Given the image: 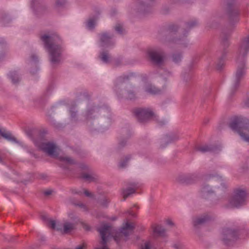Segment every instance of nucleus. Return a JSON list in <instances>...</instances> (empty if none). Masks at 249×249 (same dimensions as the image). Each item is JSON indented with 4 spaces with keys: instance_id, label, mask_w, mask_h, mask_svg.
Instances as JSON below:
<instances>
[{
    "instance_id": "f257e3e1",
    "label": "nucleus",
    "mask_w": 249,
    "mask_h": 249,
    "mask_svg": "<svg viewBox=\"0 0 249 249\" xmlns=\"http://www.w3.org/2000/svg\"><path fill=\"white\" fill-rule=\"evenodd\" d=\"M249 52V35L243 38L239 46L236 58L237 68L234 73L232 84L229 93V98L234 95L239 88L240 82L246 75L247 55Z\"/></svg>"
},
{
    "instance_id": "f03ea898",
    "label": "nucleus",
    "mask_w": 249,
    "mask_h": 249,
    "mask_svg": "<svg viewBox=\"0 0 249 249\" xmlns=\"http://www.w3.org/2000/svg\"><path fill=\"white\" fill-rule=\"evenodd\" d=\"M39 38L49 54L51 67L55 68L63 62L62 53L64 51L62 40L57 35H39Z\"/></svg>"
},
{
    "instance_id": "7ed1b4c3",
    "label": "nucleus",
    "mask_w": 249,
    "mask_h": 249,
    "mask_svg": "<svg viewBox=\"0 0 249 249\" xmlns=\"http://www.w3.org/2000/svg\"><path fill=\"white\" fill-rule=\"evenodd\" d=\"M223 10L224 12V14L218 12L211 20L213 21L215 19H226L229 22L230 25L224 27L222 30L221 34L224 30H226L227 33L231 32V30L232 31L230 34L231 36L233 31V25L237 23L239 20L240 14L239 6L235 0H224Z\"/></svg>"
},
{
    "instance_id": "20e7f679",
    "label": "nucleus",
    "mask_w": 249,
    "mask_h": 249,
    "mask_svg": "<svg viewBox=\"0 0 249 249\" xmlns=\"http://www.w3.org/2000/svg\"><path fill=\"white\" fill-rule=\"evenodd\" d=\"M180 26L176 23H170L162 31L159 36V39L163 44L170 45L171 44H179L184 47H187L189 41L183 36L177 37V34Z\"/></svg>"
},
{
    "instance_id": "39448f33",
    "label": "nucleus",
    "mask_w": 249,
    "mask_h": 249,
    "mask_svg": "<svg viewBox=\"0 0 249 249\" xmlns=\"http://www.w3.org/2000/svg\"><path fill=\"white\" fill-rule=\"evenodd\" d=\"M82 116L89 125H91L93 121L99 117L107 118L108 124L111 123V111L109 107L106 104H89L85 111L82 113Z\"/></svg>"
},
{
    "instance_id": "423d86ee",
    "label": "nucleus",
    "mask_w": 249,
    "mask_h": 249,
    "mask_svg": "<svg viewBox=\"0 0 249 249\" xmlns=\"http://www.w3.org/2000/svg\"><path fill=\"white\" fill-rule=\"evenodd\" d=\"M229 127L237 133L241 139L249 142V119L240 116L232 118L229 124Z\"/></svg>"
},
{
    "instance_id": "0eeeda50",
    "label": "nucleus",
    "mask_w": 249,
    "mask_h": 249,
    "mask_svg": "<svg viewBox=\"0 0 249 249\" xmlns=\"http://www.w3.org/2000/svg\"><path fill=\"white\" fill-rule=\"evenodd\" d=\"M239 235L238 229L225 228L221 232V240L225 246H232L238 240Z\"/></svg>"
},
{
    "instance_id": "6e6552de",
    "label": "nucleus",
    "mask_w": 249,
    "mask_h": 249,
    "mask_svg": "<svg viewBox=\"0 0 249 249\" xmlns=\"http://www.w3.org/2000/svg\"><path fill=\"white\" fill-rule=\"evenodd\" d=\"M146 55L150 62L158 67L162 65L165 58L164 51L159 47L148 48L146 51Z\"/></svg>"
},
{
    "instance_id": "1a4fd4ad",
    "label": "nucleus",
    "mask_w": 249,
    "mask_h": 249,
    "mask_svg": "<svg viewBox=\"0 0 249 249\" xmlns=\"http://www.w3.org/2000/svg\"><path fill=\"white\" fill-rule=\"evenodd\" d=\"M232 31L231 30V32ZM231 32L227 33L226 30H224L221 34V45L223 47L221 55L219 57L217 64L216 65V69L218 71L222 70L224 65V59L228 52L227 49L229 47L230 43L229 39L230 38V34Z\"/></svg>"
},
{
    "instance_id": "9d476101",
    "label": "nucleus",
    "mask_w": 249,
    "mask_h": 249,
    "mask_svg": "<svg viewBox=\"0 0 249 249\" xmlns=\"http://www.w3.org/2000/svg\"><path fill=\"white\" fill-rule=\"evenodd\" d=\"M247 193L241 189H235L230 200V204L234 208H240L246 205Z\"/></svg>"
},
{
    "instance_id": "9b49d317",
    "label": "nucleus",
    "mask_w": 249,
    "mask_h": 249,
    "mask_svg": "<svg viewBox=\"0 0 249 249\" xmlns=\"http://www.w3.org/2000/svg\"><path fill=\"white\" fill-rule=\"evenodd\" d=\"M133 112L138 121L141 123L149 122L155 116L154 112L149 108H136Z\"/></svg>"
},
{
    "instance_id": "f8f14e48",
    "label": "nucleus",
    "mask_w": 249,
    "mask_h": 249,
    "mask_svg": "<svg viewBox=\"0 0 249 249\" xmlns=\"http://www.w3.org/2000/svg\"><path fill=\"white\" fill-rule=\"evenodd\" d=\"M98 36L100 47L110 48L115 46V41L113 39L114 35L113 34L106 31L99 34Z\"/></svg>"
},
{
    "instance_id": "ddd939ff",
    "label": "nucleus",
    "mask_w": 249,
    "mask_h": 249,
    "mask_svg": "<svg viewBox=\"0 0 249 249\" xmlns=\"http://www.w3.org/2000/svg\"><path fill=\"white\" fill-rule=\"evenodd\" d=\"M35 145L40 150L47 153L49 156H57L56 145L52 142H39L38 141L35 142Z\"/></svg>"
},
{
    "instance_id": "4468645a",
    "label": "nucleus",
    "mask_w": 249,
    "mask_h": 249,
    "mask_svg": "<svg viewBox=\"0 0 249 249\" xmlns=\"http://www.w3.org/2000/svg\"><path fill=\"white\" fill-rule=\"evenodd\" d=\"M137 12L140 15H145L151 12L155 0H137Z\"/></svg>"
},
{
    "instance_id": "2eb2a0df",
    "label": "nucleus",
    "mask_w": 249,
    "mask_h": 249,
    "mask_svg": "<svg viewBox=\"0 0 249 249\" xmlns=\"http://www.w3.org/2000/svg\"><path fill=\"white\" fill-rule=\"evenodd\" d=\"M136 76V74L133 72H130L128 74H123L121 76L118 77L114 81V86L113 88L114 90L118 95H122V85L126 81H128L131 77Z\"/></svg>"
},
{
    "instance_id": "dca6fc26",
    "label": "nucleus",
    "mask_w": 249,
    "mask_h": 249,
    "mask_svg": "<svg viewBox=\"0 0 249 249\" xmlns=\"http://www.w3.org/2000/svg\"><path fill=\"white\" fill-rule=\"evenodd\" d=\"M31 8L34 14L37 17L43 15L47 12V8L42 0H32Z\"/></svg>"
},
{
    "instance_id": "f3484780",
    "label": "nucleus",
    "mask_w": 249,
    "mask_h": 249,
    "mask_svg": "<svg viewBox=\"0 0 249 249\" xmlns=\"http://www.w3.org/2000/svg\"><path fill=\"white\" fill-rule=\"evenodd\" d=\"M111 227L107 224L102 225L100 228L97 229V231L100 233L101 235V241L100 243L102 246H105L108 241V235L107 234H110Z\"/></svg>"
},
{
    "instance_id": "a211bd4d",
    "label": "nucleus",
    "mask_w": 249,
    "mask_h": 249,
    "mask_svg": "<svg viewBox=\"0 0 249 249\" xmlns=\"http://www.w3.org/2000/svg\"><path fill=\"white\" fill-rule=\"evenodd\" d=\"M196 174H181L176 178L177 181L181 184H190L193 183L198 179Z\"/></svg>"
},
{
    "instance_id": "6ab92c4d",
    "label": "nucleus",
    "mask_w": 249,
    "mask_h": 249,
    "mask_svg": "<svg viewBox=\"0 0 249 249\" xmlns=\"http://www.w3.org/2000/svg\"><path fill=\"white\" fill-rule=\"evenodd\" d=\"M134 229L135 226L133 223L128 222H126L124 226L120 229V232L116 233L114 236V240L118 243L120 240L119 236L121 233L123 234L125 237H128L130 233L132 232Z\"/></svg>"
},
{
    "instance_id": "aec40b11",
    "label": "nucleus",
    "mask_w": 249,
    "mask_h": 249,
    "mask_svg": "<svg viewBox=\"0 0 249 249\" xmlns=\"http://www.w3.org/2000/svg\"><path fill=\"white\" fill-rule=\"evenodd\" d=\"M179 137L177 134L171 132L164 135L160 140V148L163 149L169 144L178 140Z\"/></svg>"
},
{
    "instance_id": "412c9836",
    "label": "nucleus",
    "mask_w": 249,
    "mask_h": 249,
    "mask_svg": "<svg viewBox=\"0 0 249 249\" xmlns=\"http://www.w3.org/2000/svg\"><path fill=\"white\" fill-rule=\"evenodd\" d=\"M122 136L119 140L117 148L119 150L124 148L127 144L128 140L132 135L131 131L128 128H124L122 130Z\"/></svg>"
},
{
    "instance_id": "4be33fe9",
    "label": "nucleus",
    "mask_w": 249,
    "mask_h": 249,
    "mask_svg": "<svg viewBox=\"0 0 249 249\" xmlns=\"http://www.w3.org/2000/svg\"><path fill=\"white\" fill-rule=\"evenodd\" d=\"M195 150L202 153H205L206 152H218L221 150V147L219 145L205 144L196 146Z\"/></svg>"
},
{
    "instance_id": "5701e85b",
    "label": "nucleus",
    "mask_w": 249,
    "mask_h": 249,
    "mask_svg": "<svg viewBox=\"0 0 249 249\" xmlns=\"http://www.w3.org/2000/svg\"><path fill=\"white\" fill-rule=\"evenodd\" d=\"M199 24L197 18H193L185 22V28L183 31V36L186 38L191 30L197 27Z\"/></svg>"
},
{
    "instance_id": "b1692460",
    "label": "nucleus",
    "mask_w": 249,
    "mask_h": 249,
    "mask_svg": "<svg viewBox=\"0 0 249 249\" xmlns=\"http://www.w3.org/2000/svg\"><path fill=\"white\" fill-rule=\"evenodd\" d=\"M212 219V216L208 214H204L194 218L193 220V224L194 227L196 228L199 225L206 224Z\"/></svg>"
},
{
    "instance_id": "393cba45",
    "label": "nucleus",
    "mask_w": 249,
    "mask_h": 249,
    "mask_svg": "<svg viewBox=\"0 0 249 249\" xmlns=\"http://www.w3.org/2000/svg\"><path fill=\"white\" fill-rule=\"evenodd\" d=\"M38 58L35 54H32L30 56V60L29 62V65L31 67H35L34 69H31L30 71L32 74H36L39 70L38 67Z\"/></svg>"
},
{
    "instance_id": "a878e982",
    "label": "nucleus",
    "mask_w": 249,
    "mask_h": 249,
    "mask_svg": "<svg viewBox=\"0 0 249 249\" xmlns=\"http://www.w3.org/2000/svg\"><path fill=\"white\" fill-rule=\"evenodd\" d=\"M213 190L208 184H204L200 190V196L202 198L208 199L214 194Z\"/></svg>"
},
{
    "instance_id": "bb28decb",
    "label": "nucleus",
    "mask_w": 249,
    "mask_h": 249,
    "mask_svg": "<svg viewBox=\"0 0 249 249\" xmlns=\"http://www.w3.org/2000/svg\"><path fill=\"white\" fill-rule=\"evenodd\" d=\"M68 110L71 120L74 122L78 121V113L77 105L75 102L72 103L70 105Z\"/></svg>"
},
{
    "instance_id": "cd10ccee",
    "label": "nucleus",
    "mask_w": 249,
    "mask_h": 249,
    "mask_svg": "<svg viewBox=\"0 0 249 249\" xmlns=\"http://www.w3.org/2000/svg\"><path fill=\"white\" fill-rule=\"evenodd\" d=\"M0 137H2L8 141L15 142L19 145L21 144V142L17 140L15 137L13 136L11 132L9 131L6 132L5 130L2 131V129L0 128Z\"/></svg>"
},
{
    "instance_id": "c85d7f7f",
    "label": "nucleus",
    "mask_w": 249,
    "mask_h": 249,
    "mask_svg": "<svg viewBox=\"0 0 249 249\" xmlns=\"http://www.w3.org/2000/svg\"><path fill=\"white\" fill-rule=\"evenodd\" d=\"M100 60L105 64H109L111 62V55L107 50L101 51L98 56Z\"/></svg>"
},
{
    "instance_id": "c756f323",
    "label": "nucleus",
    "mask_w": 249,
    "mask_h": 249,
    "mask_svg": "<svg viewBox=\"0 0 249 249\" xmlns=\"http://www.w3.org/2000/svg\"><path fill=\"white\" fill-rule=\"evenodd\" d=\"M211 179L213 182H218L223 187H225V184L223 182V180L221 177L218 176L216 174H208L205 177V179L207 181Z\"/></svg>"
},
{
    "instance_id": "7c9ffc66",
    "label": "nucleus",
    "mask_w": 249,
    "mask_h": 249,
    "mask_svg": "<svg viewBox=\"0 0 249 249\" xmlns=\"http://www.w3.org/2000/svg\"><path fill=\"white\" fill-rule=\"evenodd\" d=\"M154 236L163 237L165 233V229L161 225L152 226Z\"/></svg>"
},
{
    "instance_id": "2f4dec72",
    "label": "nucleus",
    "mask_w": 249,
    "mask_h": 249,
    "mask_svg": "<svg viewBox=\"0 0 249 249\" xmlns=\"http://www.w3.org/2000/svg\"><path fill=\"white\" fill-rule=\"evenodd\" d=\"M8 77L14 85L18 84L20 81L19 74L18 71H10L8 73Z\"/></svg>"
},
{
    "instance_id": "473e14b6",
    "label": "nucleus",
    "mask_w": 249,
    "mask_h": 249,
    "mask_svg": "<svg viewBox=\"0 0 249 249\" xmlns=\"http://www.w3.org/2000/svg\"><path fill=\"white\" fill-rule=\"evenodd\" d=\"M11 21V18L4 11L0 13V24L2 26H5Z\"/></svg>"
},
{
    "instance_id": "72a5a7b5",
    "label": "nucleus",
    "mask_w": 249,
    "mask_h": 249,
    "mask_svg": "<svg viewBox=\"0 0 249 249\" xmlns=\"http://www.w3.org/2000/svg\"><path fill=\"white\" fill-rule=\"evenodd\" d=\"M172 61L176 64H179L183 58V52L177 51L172 53L171 55Z\"/></svg>"
},
{
    "instance_id": "f704fd0d",
    "label": "nucleus",
    "mask_w": 249,
    "mask_h": 249,
    "mask_svg": "<svg viewBox=\"0 0 249 249\" xmlns=\"http://www.w3.org/2000/svg\"><path fill=\"white\" fill-rule=\"evenodd\" d=\"M132 158L131 155H127L124 158L120 160V162L118 163V166L120 169H124L128 165V162Z\"/></svg>"
},
{
    "instance_id": "c9c22d12",
    "label": "nucleus",
    "mask_w": 249,
    "mask_h": 249,
    "mask_svg": "<svg viewBox=\"0 0 249 249\" xmlns=\"http://www.w3.org/2000/svg\"><path fill=\"white\" fill-rule=\"evenodd\" d=\"M67 0H55L54 8L57 11H59L65 8L67 5Z\"/></svg>"
},
{
    "instance_id": "e433bc0d",
    "label": "nucleus",
    "mask_w": 249,
    "mask_h": 249,
    "mask_svg": "<svg viewBox=\"0 0 249 249\" xmlns=\"http://www.w3.org/2000/svg\"><path fill=\"white\" fill-rule=\"evenodd\" d=\"M37 137L34 140V142L35 144V142L38 141L39 142H44L46 140L45 136L47 134V131L46 130H39L37 131Z\"/></svg>"
},
{
    "instance_id": "4c0bfd02",
    "label": "nucleus",
    "mask_w": 249,
    "mask_h": 249,
    "mask_svg": "<svg viewBox=\"0 0 249 249\" xmlns=\"http://www.w3.org/2000/svg\"><path fill=\"white\" fill-rule=\"evenodd\" d=\"M136 191L135 188L128 187L126 189H122V194L123 196L124 201L125 200L127 197L131 195L135 194Z\"/></svg>"
},
{
    "instance_id": "58836bf2",
    "label": "nucleus",
    "mask_w": 249,
    "mask_h": 249,
    "mask_svg": "<svg viewBox=\"0 0 249 249\" xmlns=\"http://www.w3.org/2000/svg\"><path fill=\"white\" fill-rule=\"evenodd\" d=\"M125 97L127 100H135L137 98L136 92L134 88L125 90Z\"/></svg>"
},
{
    "instance_id": "ea45409f",
    "label": "nucleus",
    "mask_w": 249,
    "mask_h": 249,
    "mask_svg": "<svg viewBox=\"0 0 249 249\" xmlns=\"http://www.w3.org/2000/svg\"><path fill=\"white\" fill-rule=\"evenodd\" d=\"M56 105L53 106L47 112L48 121L50 122L51 124L55 126H56V122L55 120L53 119V118L52 117V114L54 112L53 109L56 108Z\"/></svg>"
},
{
    "instance_id": "a19ab883",
    "label": "nucleus",
    "mask_w": 249,
    "mask_h": 249,
    "mask_svg": "<svg viewBox=\"0 0 249 249\" xmlns=\"http://www.w3.org/2000/svg\"><path fill=\"white\" fill-rule=\"evenodd\" d=\"M75 224L72 222H65L63 224V232L67 233L74 229Z\"/></svg>"
},
{
    "instance_id": "79ce46f5",
    "label": "nucleus",
    "mask_w": 249,
    "mask_h": 249,
    "mask_svg": "<svg viewBox=\"0 0 249 249\" xmlns=\"http://www.w3.org/2000/svg\"><path fill=\"white\" fill-rule=\"evenodd\" d=\"M50 225L51 228L53 230H56L57 231H63L62 225L60 222L56 223L55 220H50Z\"/></svg>"
},
{
    "instance_id": "37998d69",
    "label": "nucleus",
    "mask_w": 249,
    "mask_h": 249,
    "mask_svg": "<svg viewBox=\"0 0 249 249\" xmlns=\"http://www.w3.org/2000/svg\"><path fill=\"white\" fill-rule=\"evenodd\" d=\"M113 29L119 35H123L125 33V30L123 28V25L120 23H117L114 26Z\"/></svg>"
},
{
    "instance_id": "c03bdc74",
    "label": "nucleus",
    "mask_w": 249,
    "mask_h": 249,
    "mask_svg": "<svg viewBox=\"0 0 249 249\" xmlns=\"http://www.w3.org/2000/svg\"><path fill=\"white\" fill-rule=\"evenodd\" d=\"M145 91L147 93L152 95L157 94L160 92V90L151 85L147 86L145 89Z\"/></svg>"
},
{
    "instance_id": "a18cd8bd",
    "label": "nucleus",
    "mask_w": 249,
    "mask_h": 249,
    "mask_svg": "<svg viewBox=\"0 0 249 249\" xmlns=\"http://www.w3.org/2000/svg\"><path fill=\"white\" fill-rule=\"evenodd\" d=\"M96 21L89 18V19L86 22V28L89 30L94 29L96 25Z\"/></svg>"
},
{
    "instance_id": "49530a36",
    "label": "nucleus",
    "mask_w": 249,
    "mask_h": 249,
    "mask_svg": "<svg viewBox=\"0 0 249 249\" xmlns=\"http://www.w3.org/2000/svg\"><path fill=\"white\" fill-rule=\"evenodd\" d=\"M103 207L107 208L108 204L110 202V200L106 197H104L102 198L98 199L97 201Z\"/></svg>"
},
{
    "instance_id": "de8ad7c7",
    "label": "nucleus",
    "mask_w": 249,
    "mask_h": 249,
    "mask_svg": "<svg viewBox=\"0 0 249 249\" xmlns=\"http://www.w3.org/2000/svg\"><path fill=\"white\" fill-rule=\"evenodd\" d=\"M94 14L93 15H91L89 17V18H90L91 19L94 20L96 22L99 18V16L101 14V10L98 8H95L94 9Z\"/></svg>"
},
{
    "instance_id": "09e8293b",
    "label": "nucleus",
    "mask_w": 249,
    "mask_h": 249,
    "mask_svg": "<svg viewBox=\"0 0 249 249\" xmlns=\"http://www.w3.org/2000/svg\"><path fill=\"white\" fill-rule=\"evenodd\" d=\"M37 130L36 129H29L25 131L27 136L31 138L33 141L35 138L34 137V135L37 134Z\"/></svg>"
},
{
    "instance_id": "8fccbe9b",
    "label": "nucleus",
    "mask_w": 249,
    "mask_h": 249,
    "mask_svg": "<svg viewBox=\"0 0 249 249\" xmlns=\"http://www.w3.org/2000/svg\"><path fill=\"white\" fill-rule=\"evenodd\" d=\"M82 178L85 180L89 182H95L97 180L96 178L87 173H84L82 175Z\"/></svg>"
},
{
    "instance_id": "3c124183",
    "label": "nucleus",
    "mask_w": 249,
    "mask_h": 249,
    "mask_svg": "<svg viewBox=\"0 0 249 249\" xmlns=\"http://www.w3.org/2000/svg\"><path fill=\"white\" fill-rule=\"evenodd\" d=\"M61 160L62 161H65L69 164L71 165L77 164V162L73 159L69 157H62L61 158Z\"/></svg>"
},
{
    "instance_id": "603ef678",
    "label": "nucleus",
    "mask_w": 249,
    "mask_h": 249,
    "mask_svg": "<svg viewBox=\"0 0 249 249\" xmlns=\"http://www.w3.org/2000/svg\"><path fill=\"white\" fill-rule=\"evenodd\" d=\"M126 185H128L129 187L135 188V191L140 186L139 182L136 181H128L126 183Z\"/></svg>"
},
{
    "instance_id": "864d4df0",
    "label": "nucleus",
    "mask_w": 249,
    "mask_h": 249,
    "mask_svg": "<svg viewBox=\"0 0 249 249\" xmlns=\"http://www.w3.org/2000/svg\"><path fill=\"white\" fill-rule=\"evenodd\" d=\"M68 216L70 218V220H72V221L75 222V223L77 222L78 220V217L76 216L74 213L71 212L69 213Z\"/></svg>"
},
{
    "instance_id": "5fc2aeb1",
    "label": "nucleus",
    "mask_w": 249,
    "mask_h": 249,
    "mask_svg": "<svg viewBox=\"0 0 249 249\" xmlns=\"http://www.w3.org/2000/svg\"><path fill=\"white\" fill-rule=\"evenodd\" d=\"M74 205L76 206H78L80 208L83 209L85 211H88V210L86 206L82 203H75Z\"/></svg>"
},
{
    "instance_id": "6e6d98bb",
    "label": "nucleus",
    "mask_w": 249,
    "mask_h": 249,
    "mask_svg": "<svg viewBox=\"0 0 249 249\" xmlns=\"http://www.w3.org/2000/svg\"><path fill=\"white\" fill-rule=\"evenodd\" d=\"M84 194L86 196L89 197V198H94V195L92 194L91 193L89 192L88 190H84Z\"/></svg>"
},
{
    "instance_id": "4d7b16f0",
    "label": "nucleus",
    "mask_w": 249,
    "mask_h": 249,
    "mask_svg": "<svg viewBox=\"0 0 249 249\" xmlns=\"http://www.w3.org/2000/svg\"><path fill=\"white\" fill-rule=\"evenodd\" d=\"M7 42L4 38L0 37V47H3L6 45Z\"/></svg>"
},
{
    "instance_id": "13d9d810",
    "label": "nucleus",
    "mask_w": 249,
    "mask_h": 249,
    "mask_svg": "<svg viewBox=\"0 0 249 249\" xmlns=\"http://www.w3.org/2000/svg\"><path fill=\"white\" fill-rule=\"evenodd\" d=\"M48 176L47 174L45 173H41L39 175V178L42 180L47 179Z\"/></svg>"
},
{
    "instance_id": "bf43d9fd",
    "label": "nucleus",
    "mask_w": 249,
    "mask_h": 249,
    "mask_svg": "<svg viewBox=\"0 0 249 249\" xmlns=\"http://www.w3.org/2000/svg\"><path fill=\"white\" fill-rule=\"evenodd\" d=\"M40 218L41 219L44 221V222H48L50 223V220L51 219H50L49 218H48L47 215H45V214H42L40 216Z\"/></svg>"
},
{
    "instance_id": "052dcab7",
    "label": "nucleus",
    "mask_w": 249,
    "mask_h": 249,
    "mask_svg": "<svg viewBox=\"0 0 249 249\" xmlns=\"http://www.w3.org/2000/svg\"><path fill=\"white\" fill-rule=\"evenodd\" d=\"M114 64L116 66H119L122 64V59L117 58L115 60Z\"/></svg>"
},
{
    "instance_id": "680f3d73",
    "label": "nucleus",
    "mask_w": 249,
    "mask_h": 249,
    "mask_svg": "<svg viewBox=\"0 0 249 249\" xmlns=\"http://www.w3.org/2000/svg\"><path fill=\"white\" fill-rule=\"evenodd\" d=\"M71 192L73 194H77L79 195H81L82 194V191H78L76 189H71Z\"/></svg>"
},
{
    "instance_id": "e2e57ef3",
    "label": "nucleus",
    "mask_w": 249,
    "mask_h": 249,
    "mask_svg": "<svg viewBox=\"0 0 249 249\" xmlns=\"http://www.w3.org/2000/svg\"><path fill=\"white\" fill-rule=\"evenodd\" d=\"M83 227L87 231H89L91 230V227L87 224H83Z\"/></svg>"
},
{
    "instance_id": "0e129e2a",
    "label": "nucleus",
    "mask_w": 249,
    "mask_h": 249,
    "mask_svg": "<svg viewBox=\"0 0 249 249\" xmlns=\"http://www.w3.org/2000/svg\"><path fill=\"white\" fill-rule=\"evenodd\" d=\"M46 240V237L44 236H41L39 239V241L40 242V245H41V244H43V243H44L45 242Z\"/></svg>"
},
{
    "instance_id": "69168bd1",
    "label": "nucleus",
    "mask_w": 249,
    "mask_h": 249,
    "mask_svg": "<svg viewBox=\"0 0 249 249\" xmlns=\"http://www.w3.org/2000/svg\"><path fill=\"white\" fill-rule=\"evenodd\" d=\"M40 246V245L38 244H35L32 246L29 247V249H39V247Z\"/></svg>"
},
{
    "instance_id": "338daca9",
    "label": "nucleus",
    "mask_w": 249,
    "mask_h": 249,
    "mask_svg": "<svg viewBox=\"0 0 249 249\" xmlns=\"http://www.w3.org/2000/svg\"><path fill=\"white\" fill-rule=\"evenodd\" d=\"M150 249V243L149 242H147L145 243L144 247L142 248V249Z\"/></svg>"
},
{
    "instance_id": "774afa93",
    "label": "nucleus",
    "mask_w": 249,
    "mask_h": 249,
    "mask_svg": "<svg viewBox=\"0 0 249 249\" xmlns=\"http://www.w3.org/2000/svg\"><path fill=\"white\" fill-rule=\"evenodd\" d=\"M52 90V86H49L46 89V94H50Z\"/></svg>"
}]
</instances>
